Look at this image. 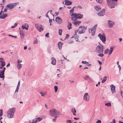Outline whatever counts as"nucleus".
Masks as SVG:
<instances>
[{
  "label": "nucleus",
  "mask_w": 123,
  "mask_h": 123,
  "mask_svg": "<svg viewBox=\"0 0 123 123\" xmlns=\"http://www.w3.org/2000/svg\"><path fill=\"white\" fill-rule=\"evenodd\" d=\"M103 0H96V1L99 3H101Z\"/></svg>",
  "instance_id": "a18cd8bd"
},
{
  "label": "nucleus",
  "mask_w": 123,
  "mask_h": 123,
  "mask_svg": "<svg viewBox=\"0 0 123 123\" xmlns=\"http://www.w3.org/2000/svg\"><path fill=\"white\" fill-rule=\"evenodd\" d=\"M40 93L41 94V96H44L45 95H46L47 94V92H46L44 93L41 92H40Z\"/></svg>",
  "instance_id": "72a5a7b5"
},
{
  "label": "nucleus",
  "mask_w": 123,
  "mask_h": 123,
  "mask_svg": "<svg viewBox=\"0 0 123 123\" xmlns=\"http://www.w3.org/2000/svg\"><path fill=\"white\" fill-rule=\"evenodd\" d=\"M83 99L85 101H88L90 99V96L87 93H85L83 97Z\"/></svg>",
  "instance_id": "1a4fd4ad"
},
{
  "label": "nucleus",
  "mask_w": 123,
  "mask_h": 123,
  "mask_svg": "<svg viewBox=\"0 0 123 123\" xmlns=\"http://www.w3.org/2000/svg\"><path fill=\"white\" fill-rule=\"evenodd\" d=\"M95 10L97 11H98L101 9V8L99 6H96L95 7Z\"/></svg>",
  "instance_id": "393cba45"
},
{
  "label": "nucleus",
  "mask_w": 123,
  "mask_h": 123,
  "mask_svg": "<svg viewBox=\"0 0 123 123\" xmlns=\"http://www.w3.org/2000/svg\"><path fill=\"white\" fill-rule=\"evenodd\" d=\"M5 65V62L3 58H0V69L3 68V67Z\"/></svg>",
  "instance_id": "6e6552de"
},
{
  "label": "nucleus",
  "mask_w": 123,
  "mask_h": 123,
  "mask_svg": "<svg viewBox=\"0 0 123 123\" xmlns=\"http://www.w3.org/2000/svg\"><path fill=\"white\" fill-rule=\"evenodd\" d=\"M62 29H60L59 30V34L60 35H62Z\"/></svg>",
  "instance_id": "ea45409f"
},
{
  "label": "nucleus",
  "mask_w": 123,
  "mask_h": 123,
  "mask_svg": "<svg viewBox=\"0 0 123 123\" xmlns=\"http://www.w3.org/2000/svg\"><path fill=\"white\" fill-rule=\"evenodd\" d=\"M55 21L59 24H61L62 22V19L58 17H57L56 18Z\"/></svg>",
  "instance_id": "ddd939ff"
},
{
  "label": "nucleus",
  "mask_w": 123,
  "mask_h": 123,
  "mask_svg": "<svg viewBox=\"0 0 123 123\" xmlns=\"http://www.w3.org/2000/svg\"><path fill=\"white\" fill-rule=\"evenodd\" d=\"M22 66V64H18L17 65V68L18 69H20L21 68Z\"/></svg>",
  "instance_id": "473e14b6"
},
{
  "label": "nucleus",
  "mask_w": 123,
  "mask_h": 123,
  "mask_svg": "<svg viewBox=\"0 0 123 123\" xmlns=\"http://www.w3.org/2000/svg\"><path fill=\"white\" fill-rule=\"evenodd\" d=\"M20 34L21 38H23L24 37V34L23 32L21 31H20Z\"/></svg>",
  "instance_id": "2f4dec72"
},
{
  "label": "nucleus",
  "mask_w": 123,
  "mask_h": 123,
  "mask_svg": "<svg viewBox=\"0 0 123 123\" xmlns=\"http://www.w3.org/2000/svg\"><path fill=\"white\" fill-rule=\"evenodd\" d=\"M63 43L62 42H60L58 44V47L59 50H61L62 49V46Z\"/></svg>",
  "instance_id": "5701e85b"
},
{
  "label": "nucleus",
  "mask_w": 123,
  "mask_h": 123,
  "mask_svg": "<svg viewBox=\"0 0 123 123\" xmlns=\"http://www.w3.org/2000/svg\"><path fill=\"white\" fill-rule=\"evenodd\" d=\"M37 25H38V24H35V26H36L38 31L40 32H41L43 30V29L42 25H39L37 26Z\"/></svg>",
  "instance_id": "f8f14e48"
},
{
  "label": "nucleus",
  "mask_w": 123,
  "mask_h": 123,
  "mask_svg": "<svg viewBox=\"0 0 123 123\" xmlns=\"http://www.w3.org/2000/svg\"><path fill=\"white\" fill-rule=\"evenodd\" d=\"M116 122L115 121V119H114L113 121L111 122L110 123H115Z\"/></svg>",
  "instance_id": "864d4df0"
},
{
  "label": "nucleus",
  "mask_w": 123,
  "mask_h": 123,
  "mask_svg": "<svg viewBox=\"0 0 123 123\" xmlns=\"http://www.w3.org/2000/svg\"><path fill=\"white\" fill-rule=\"evenodd\" d=\"M37 122H38V121L36 119V118H35L33 121L31 123H36Z\"/></svg>",
  "instance_id": "a19ab883"
},
{
  "label": "nucleus",
  "mask_w": 123,
  "mask_h": 123,
  "mask_svg": "<svg viewBox=\"0 0 123 123\" xmlns=\"http://www.w3.org/2000/svg\"><path fill=\"white\" fill-rule=\"evenodd\" d=\"M105 9H103L100 12L98 13V15L99 16H103L105 14Z\"/></svg>",
  "instance_id": "2eb2a0df"
},
{
  "label": "nucleus",
  "mask_w": 123,
  "mask_h": 123,
  "mask_svg": "<svg viewBox=\"0 0 123 123\" xmlns=\"http://www.w3.org/2000/svg\"><path fill=\"white\" fill-rule=\"evenodd\" d=\"M15 109L14 108L10 109L7 112V116L9 118H12L14 116Z\"/></svg>",
  "instance_id": "f03ea898"
},
{
  "label": "nucleus",
  "mask_w": 123,
  "mask_h": 123,
  "mask_svg": "<svg viewBox=\"0 0 123 123\" xmlns=\"http://www.w3.org/2000/svg\"><path fill=\"white\" fill-rule=\"evenodd\" d=\"M21 60H17V63L18 64H19L20 63L22 62Z\"/></svg>",
  "instance_id": "603ef678"
},
{
  "label": "nucleus",
  "mask_w": 123,
  "mask_h": 123,
  "mask_svg": "<svg viewBox=\"0 0 123 123\" xmlns=\"http://www.w3.org/2000/svg\"><path fill=\"white\" fill-rule=\"evenodd\" d=\"M79 28H81L82 29H86V27H85L84 26H80L79 27Z\"/></svg>",
  "instance_id": "37998d69"
},
{
  "label": "nucleus",
  "mask_w": 123,
  "mask_h": 123,
  "mask_svg": "<svg viewBox=\"0 0 123 123\" xmlns=\"http://www.w3.org/2000/svg\"><path fill=\"white\" fill-rule=\"evenodd\" d=\"M49 115L52 117L61 115L60 112L55 109H51L49 111Z\"/></svg>",
  "instance_id": "f257e3e1"
},
{
  "label": "nucleus",
  "mask_w": 123,
  "mask_h": 123,
  "mask_svg": "<svg viewBox=\"0 0 123 123\" xmlns=\"http://www.w3.org/2000/svg\"><path fill=\"white\" fill-rule=\"evenodd\" d=\"M49 12V11L47 12V13L45 15L46 17H48V18H49V16H48V13Z\"/></svg>",
  "instance_id": "8fccbe9b"
},
{
  "label": "nucleus",
  "mask_w": 123,
  "mask_h": 123,
  "mask_svg": "<svg viewBox=\"0 0 123 123\" xmlns=\"http://www.w3.org/2000/svg\"><path fill=\"white\" fill-rule=\"evenodd\" d=\"M36 119L38 122L40 121L42 119V118L41 117H39L36 118Z\"/></svg>",
  "instance_id": "4c0bfd02"
},
{
  "label": "nucleus",
  "mask_w": 123,
  "mask_h": 123,
  "mask_svg": "<svg viewBox=\"0 0 123 123\" xmlns=\"http://www.w3.org/2000/svg\"><path fill=\"white\" fill-rule=\"evenodd\" d=\"M82 63L83 64H86V63H88V62H86V61H83L82 62Z\"/></svg>",
  "instance_id": "09e8293b"
},
{
  "label": "nucleus",
  "mask_w": 123,
  "mask_h": 123,
  "mask_svg": "<svg viewBox=\"0 0 123 123\" xmlns=\"http://www.w3.org/2000/svg\"><path fill=\"white\" fill-rule=\"evenodd\" d=\"M5 69V68L3 67L1 71H0V77L1 78H3V79H4V72Z\"/></svg>",
  "instance_id": "9d476101"
},
{
  "label": "nucleus",
  "mask_w": 123,
  "mask_h": 123,
  "mask_svg": "<svg viewBox=\"0 0 123 123\" xmlns=\"http://www.w3.org/2000/svg\"><path fill=\"white\" fill-rule=\"evenodd\" d=\"M84 78L85 80H87L89 82L91 81V79L89 77L88 75H86L84 77Z\"/></svg>",
  "instance_id": "b1692460"
},
{
  "label": "nucleus",
  "mask_w": 123,
  "mask_h": 123,
  "mask_svg": "<svg viewBox=\"0 0 123 123\" xmlns=\"http://www.w3.org/2000/svg\"><path fill=\"white\" fill-rule=\"evenodd\" d=\"M65 2V4L67 5H69L72 4V2L69 0H68Z\"/></svg>",
  "instance_id": "bb28decb"
},
{
  "label": "nucleus",
  "mask_w": 123,
  "mask_h": 123,
  "mask_svg": "<svg viewBox=\"0 0 123 123\" xmlns=\"http://www.w3.org/2000/svg\"><path fill=\"white\" fill-rule=\"evenodd\" d=\"M79 30V29H78L77 30L75 31V33L74 35V37L75 39H78V38L79 37L77 36V32H78Z\"/></svg>",
  "instance_id": "412c9836"
},
{
  "label": "nucleus",
  "mask_w": 123,
  "mask_h": 123,
  "mask_svg": "<svg viewBox=\"0 0 123 123\" xmlns=\"http://www.w3.org/2000/svg\"><path fill=\"white\" fill-rule=\"evenodd\" d=\"M61 115H59L58 116L56 115L55 116L54 118H53L52 119V121L54 122H55L56 120V118L58 117H60L61 116Z\"/></svg>",
  "instance_id": "c756f323"
},
{
  "label": "nucleus",
  "mask_w": 123,
  "mask_h": 123,
  "mask_svg": "<svg viewBox=\"0 0 123 123\" xmlns=\"http://www.w3.org/2000/svg\"><path fill=\"white\" fill-rule=\"evenodd\" d=\"M120 93L122 97L123 98V93L121 91Z\"/></svg>",
  "instance_id": "4d7b16f0"
},
{
  "label": "nucleus",
  "mask_w": 123,
  "mask_h": 123,
  "mask_svg": "<svg viewBox=\"0 0 123 123\" xmlns=\"http://www.w3.org/2000/svg\"><path fill=\"white\" fill-rule=\"evenodd\" d=\"M113 48L112 47H111L110 48V49L109 51L111 52H112Z\"/></svg>",
  "instance_id": "de8ad7c7"
},
{
  "label": "nucleus",
  "mask_w": 123,
  "mask_h": 123,
  "mask_svg": "<svg viewBox=\"0 0 123 123\" xmlns=\"http://www.w3.org/2000/svg\"><path fill=\"white\" fill-rule=\"evenodd\" d=\"M55 90V93H56L57 92V90L58 87L57 86H55L54 87Z\"/></svg>",
  "instance_id": "e433bc0d"
},
{
  "label": "nucleus",
  "mask_w": 123,
  "mask_h": 123,
  "mask_svg": "<svg viewBox=\"0 0 123 123\" xmlns=\"http://www.w3.org/2000/svg\"><path fill=\"white\" fill-rule=\"evenodd\" d=\"M69 37V35L68 34H67L66 35V38H68Z\"/></svg>",
  "instance_id": "680f3d73"
},
{
  "label": "nucleus",
  "mask_w": 123,
  "mask_h": 123,
  "mask_svg": "<svg viewBox=\"0 0 123 123\" xmlns=\"http://www.w3.org/2000/svg\"><path fill=\"white\" fill-rule=\"evenodd\" d=\"M7 8H5L4 9V11H3V12H6L7 11Z\"/></svg>",
  "instance_id": "052dcab7"
},
{
  "label": "nucleus",
  "mask_w": 123,
  "mask_h": 123,
  "mask_svg": "<svg viewBox=\"0 0 123 123\" xmlns=\"http://www.w3.org/2000/svg\"><path fill=\"white\" fill-rule=\"evenodd\" d=\"M110 51L108 49H107L104 52V54H108L109 52Z\"/></svg>",
  "instance_id": "f704fd0d"
},
{
  "label": "nucleus",
  "mask_w": 123,
  "mask_h": 123,
  "mask_svg": "<svg viewBox=\"0 0 123 123\" xmlns=\"http://www.w3.org/2000/svg\"><path fill=\"white\" fill-rule=\"evenodd\" d=\"M7 16V13H4L2 10L0 12V18H4L6 17Z\"/></svg>",
  "instance_id": "9b49d317"
},
{
  "label": "nucleus",
  "mask_w": 123,
  "mask_h": 123,
  "mask_svg": "<svg viewBox=\"0 0 123 123\" xmlns=\"http://www.w3.org/2000/svg\"><path fill=\"white\" fill-rule=\"evenodd\" d=\"M105 106H111V104L110 102H109L108 103H106L105 104Z\"/></svg>",
  "instance_id": "58836bf2"
},
{
  "label": "nucleus",
  "mask_w": 123,
  "mask_h": 123,
  "mask_svg": "<svg viewBox=\"0 0 123 123\" xmlns=\"http://www.w3.org/2000/svg\"><path fill=\"white\" fill-rule=\"evenodd\" d=\"M97 61L98 62L99 64L100 65H101L102 64V63L101 62L98 60H97Z\"/></svg>",
  "instance_id": "bf43d9fd"
},
{
  "label": "nucleus",
  "mask_w": 123,
  "mask_h": 123,
  "mask_svg": "<svg viewBox=\"0 0 123 123\" xmlns=\"http://www.w3.org/2000/svg\"><path fill=\"white\" fill-rule=\"evenodd\" d=\"M97 24L95 25L92 28L89 29V33H91L92 36H94L95 33L96 31V28L97 27Z\"/></svg>",
  "instance_id": "39448f33"
},
{
  "label": "nucleus",
  "mask_w": 123,
  "mask_h": 123,
  "mask_svg": "<svg viewBox=\"0 0 123 123\" xmlns=\"http://www.w3.org/2000/svg\"><path fill=\"white\" fill-rule=\"evenodd\" d=\"M59 12H56L55 13V14H56V15H58L59 14Z\"/></svg>",
  "instance_id": "69168bd1"
},
{
  "label": "nucleus",
  "mask_w": 123,
  "mask_h": 123,
  "mask_svg": "<svg viewBox=\"0 0 123 123\" xmlns=\"http://www.w3.org/2000/svg\"><path fill=\"white\" fill-rule=\"evenodd\" d=\"M118 67L119 68V71H120L121 69V67L119 65H118Z\"/></svg>",
  "instance_id": "13d9d810"
},
{
  "label": "nucleus",
  "mask_w": 123,
  "mask_h": 123,
  "mask_svg": "<svg viewBox=\"0 0 123 123\" xmlns=\"http://www.w3.org/2000/svg\"><path fill=\"white\" fill-rule=\"evenodd\" d=\"M110 87L112 93L113 94H114L115 93V86L113 85H112Z\"/></svg>",
  "instance_id": "a211bd4d"
},
{
  "label": "nucleus",
  "mask_w": 123,
  "mask_h": 123,
  "mask_svg": "<svg viewBox=\"0 0 123 123\" xmlns=\"http://www.w3.org/2000/svg\"><path fill=\"white\" fill-rule=\"evenodd\" d=\"M20 81L19 80L18 82L17 86H20Z\"/></svg>",
  "instance_id": "338daca9"
},
{
  "label": "nucleus",
  "mask_w": 123,
  "mask_h": 123,
  "mask_svg": "<svg viewBox=\"0 0 123 123\" xmlns=\"http://www.w3.org/2000/svg\"><path fill=\"white\" fill-rule=\"evenodd\" d=\"M18 89L16 88V89L15 90V92H18Z\"/></svg>",
  "instance_id": "774afa93"
},
{
  "label": "nucleus",
  "mask_w": 123,
  "mask_h": 123,
  "mask_svg": "<svg viewBox=\"0 0 123 123\" xmlns=\"http://www.w3.org/2000/svg\"><path fill=\"white\" fill-rule=\"evenodd\" d=\"M66 122L67 123H71V121L70 120H66Z\"/></svg>",
  "instance_id": "49530a36"
},
{
  "label": "nucleus",
  "mask_w": 123,
  "mask_h": 123,
  "mask_svg": "<svg viewBox=\"0 0 123 123\" xmlns=\"http://www.w3.org/2000/svg\"><path fill=\"white\" fill-rule=\"evenodd\" d=\"M98 37H99L100 39L103 43H105L106 41L105 36V34L102 35L101 34L99 33L98 35Z\"/></svg>",
  "instance_id": "0eeeda50"
},
{
  "label": "nucleus",
  "mask_w": 123,
  "mask_h": 123,
  "mask_svg": "<svg viewBox=\"0 0 123 123\" xmlns=\"http://www.w3.org/2000/svg\"><path fill=\"white\" fill-rule=\"evenodd\" d=\"M72 24L71 23L68 22V29L70 30L72 28Z\"/></svg>",
  "instance_id": "c85d7f7f"
},
{
  "label": "nucleus",
  "mask_w": 123,
  "mask_h": 123,
  "mask_svg": "<svg viewBox=\"0 0 123 123\" xmlns=\"http://www.w3.org/2000/svg\"><path fill=\"white\" fill-rule=\"evenodd\" d=\"M101 121L100 120H98L96 122V123H101Z\"/></svg>",
  "instance_id": "5fc2aeb1"
},
{
  "label": "nucleus",
  "mask_w": 123,
  "mask_h": 123,
  "mask_svg": "<svg viewBox=\"0 0 123 123\" xmlns=\"http://www.w3.org/2000/svg\"><path fill=\"white\" fill-rule=\"evenodd\" d=\"M117 0H106L107 5L111 8L114 7L116 4L115 2H117Z\"/></svg>",
  "instance_id": "7ed1b4c3"
},
{
  "label": "nucleus",
  "mask_w": 123,
  "mask_h": 123,
  "mask_svg": "<svg viewBox=\"0 0 123 123\" xmlns=\"http://www.w3.org/2000/svg\"><path fill=\"white\" fill-rule=\"evenodd\" d=\"M49 22L50 23H51L52 22V20L51 19H50L49 18Z\"/></svg>",
  "instance_id": "0e129e2a"
},
{
  "label": "nucleus",
  "mask_w": 123,
  "mask_h": 123,
  "mask_svg": "<svg viewBox=\"0 0 123 123\" xmlns=\"http://www.w3.org/2000/svg\"><path fill=\"white\" fill-rule=\"evenodd\" d=\"M100 53L98 55V56L101 57H103L104 56V54L102 53Z\"/></svg>",
  "instance_id": "c03bdc74"
},
{
  "label": "nucleus",
  "mask_w": 123,
  "mask_h": 123,
  "mask_svg": "<svg viewBox=\"0 0 123 123\" xmlns=\"http://www.w3.org/2000/svg\"><path fill=\"white\" fill-rule=\"evenodd\" d=\"M52 61L51 63L53 65H55L56 64V60L55 59L54 57H52L51 58Z\"/></svg>",
  "instance_id": "4be33fe9"
},
{
  "label": "nucleus",
  "mask_w": 123,
  "mask_h": 123,
  "mask_svg": "<svg viewBox=\"0 0 123 123\" xmlns=\"http://www.w3.org/2000/svg\"><path fill=\"white\" fill-rule=\"evenodd\" d=\"M81 22V21H76L74 22H72V23L74 24L76 26H78L80 24Z\"/></svg>",
  "instance_id": "aec40b11"
},
{
  "label": "nucleus",
  "mask_w": 123,
  "mask_h": 123,
  "mask_svg": "<svg viewBox=\"0 0 123 123\" xmlns=\"http://www.w3.org/2000/svg\"><path fill=\"white\" fill-rule=\"evenodd\" d=\"M71 111L73 113V115L74 116H75L76 114L75 113H76V112L75 108H72L71 110Z\"/></svg>",
  "instance_id": "a878e982"
},
{
  "label": "nucleus",
  "mask_w": 123,
  "mask_h": 123,
  "mask_svg": "<svg viewBox=\"0 0 123 123\" xmlns=\"http://www.w3.org/2000/svg\"><path fill=\"white\" fill-rule=\"evenodd\" d=\"M0 117L1 116L3 115V111L1 109L0 110Z\"/></svg>",
  "instance_id": "79ce46f5"
},
{
  "label": "nucleus",
  "mask_w": 123,
  "mask_h": 123,
  "mask_svg": "<svg viewBox=\"0 0 123 123\" xmlns=\"http://www.w3.org/2000/svg\"><path fill=\"white\" fill-rule=\"evenodd\" d=\"M75 13H73L71 15L72 16L71 19L72 22L75 21L77 19L76 16H75Z\"/></svg>",
  "instance_id": "4468645a"
},
{
  "label": "nucleus",
  "mask_w": 123,
  "mask_h": 123,
  "mask_svg": "<svg viewBox=\"0 0 123 123\" xmlns=\"http://www.w3.org/2000/svg\"><path fill=\"white\" fill-rule=\"evenodd\" d=\"M45 107L47 109H48V107L47 105L46 104H45Z\"/></svg>",
  "instance_id": "e2e57ef3"
},
{
  "label": "nucleus",
  "mask_w": 123,
  "mask_h": 123,
  "mask_svg": "<svg viewBox=\"0 0 123 123\" xmlns=\"http://www.w3.org/2000/svg\"><path fill=\"white\" fill-rule=\"evenodd\" d=\"M29 28V25L27 24H25L24 25L22 26V28L23 29H26L27 30Z\"/></svg>",
  "instance_id": "6ab92c4d"
},
{
  "label": "nucleus",
  "mask_w": 123,
  "mask_h": 123,
  "mask_svg": "<svg viewBox=\"0 0 123 123\" xmlns=\"http://www.w3.org/2000/svg\"><path fill=\"white\" fill-rule=\"evenodd\" d=\"M107 76H105L103 78V79L102 81V83H104L105 82L106 80H107Z\"/></svg>",
  "instance_id": "7c9ffc66"
},
{
  "label": "nucleus",
  "mask_w": 123,
  "mask_h": 123,
  "mask_svg": "<svg viewBox=\"0 0 123 123\" xmlns=\"http://www.w3.org/2000/svg\"><path fill=\"white\" fill-rule=\"evenodd\" d=\"M99 43L100 45H98L97 46L95 50V52L98 53H102L103 52L104 46L103 45L100 44L99 42Z\"/></svg>",
  "instance_id": "20e7f679"
},
{
  "label": "nucleus",
  "mask_w": 123,
  "mask_h": 123,
  "mask_svg": "<svg viewBox=\"0 0 123 123\" xmlns=\"http://www.w3.org/2000/svg\"><path fill=\"white\" fill-rule=\"evenodd\" d=\"M17 4H18V3L15 2L14 3H10L8 4L6 7L9 9H12Z\"/></svg>",
  "instance_id": "423d86ee"
},
{
  "label": "nucleus",
  "mask_w": 123,
  "mask_h": 123,
  "mask_svg": "<svg viewBox=\"0 0 123 123\" xmlns=\"http://www.w3.org/2000/svg\"><path fill=\"white\" fill-rule=\"evenodd\" d=\"M38 43V42L37 39L36 38H35L33 42V43L34 44H37Z\"/></svg>",
  "instance_id": "c9c22d12"
},
{
  "label": "nucleus",
  "mask_w": 123,
  "mask_h": 123,
  "mask_svg": "<svg viewBox=\"0 0 123 123\" xmlns=\"http://www.w3.org/2000/svg\"><path fill=\"white\" fill-rule=\"evenodd\" d=\"M49 33H47L45 35V36L46 37H49Z\"/></svg>",
  "instance_id": "3c124183"
},
{
  "label": "nucleus",
  "mask_w": 123,
  "mask_h": 123,
  "mask_svg": "<svg viewBox=\"0 0 123 123\" xmlns=\"http://www.w3.org/2000/svg\"><path fill=\"white\" fill-rule=\"evenodd\" d=\"M114 24V22L108 20V25L109 27L111 28L112 27Z\"/></svg>",
  "instance_id": "dca6fc26"
},
{
  "label": "nucleus",
  "mask_w": 123,
  "mask_h": 123,
  "mask_svg": "<svg viewBox=\"0 0 123 123\" xmlns=\"http://www.w3.org/2000/svg\"><path fill=\"white\" fill-rule=\"evenodd\" d=\"M75 15H74L76 16L77 19H81L83 18V15L82 14L75 13Z\"/></svg>",
  "instance_id": "f3484780"
},
{
  "label": "nucleus",
  "mask_w": 123,
  "mask_h": 123,
  "mask_svg": "<svg viewBox=\"0 0 123 123\" xmlns=\"http://www.w3.org/2000/svg\"><path fill=\"white\" fill-rule=\"evenodd\" d=\"M74 11V10H73V9H71L70 10V14H71L72 12H73Z\"/></svg>",
  "instance_id": "6e6d98bb"
},
{
  "label": "nucleus",
  "mask_w": 123,
  "mask_h": 123,
  "mask_svg": "<svg viewBox=\"0 0 123 123\" xmlns=\"http://www.w3.org/2000/svg\"><path fill=\"white\" fill-rule=\"evenodd\" d=\"M85 30L83 29H81L80 31H79L78 33L79 34H80L84 33L85 32Z\"/></svg>",
  "instance_id": "cd10ccee"
}]
</instances>
